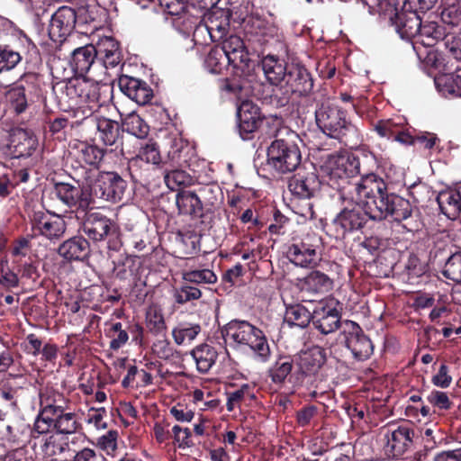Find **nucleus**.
I'll return each mask as SVG.
<instances>
[{
	"instance_id": "f257e3e1",
	"label": "nucleus",
	"mask_w": 461,
	"mask_h": 461,
	"mask_svg": "<svg viewBox=\"0 0 461 461\" xmlns=\"http://www.w3.org/2000/svg\"><path fill=\"white\" fill-rule=\"evenodd\" d=\"M345 195L353 203H363L366 201L369 219L373 221H382L391 216L394 221H402L412 212L409 200L388 193L386 183L374 173L367 174L362 183L346 188Z\"/></svg>"
},
{
	"instance_id": "f03ea898",
	"label": "nucleus",
	"mask_w": 461,
	"mask_h": 461,
	"mask_svg": "<svg viewBox=\"0 0 461 461\" xmlns=\"http://www.w3.org/2000/svg\"><path fill=\"white\" fill-rule=\"evenodd\" d=\"M319 129L330 138L353 147L360 140L358 129L347 119L346 111L338 105L322 104L315 112Z\"/></svg>"
},
{
	"instance_id": "7ed1b4c3",
	"label": "nucleus",
	"mask_w": 461,
	"mask_h": 461,
	"mask_svg": "<svg viewBox=\"0 0 461 461\" xmlns=\"http://www.w3.org/2000/svg\"><path fill=\"white\" fill-rule=\"evenodd\" d=\"M82 192L93 200L120 202L127 188L126 181L115 172H100L97 168L86 169L82 176Z\"/></svg>"
},
{
	"instance_id": "20e7f679",
	"label": "nucleus",
	"mask_w": 461,
	"mask_h": 461,
	"mask_svg": "<svg viewBox=\"0 0 461 461\" xmlns=\"http://www.w3.org/2000/svg\"><path fill=\"white\" fill-rule=\"evenodd\" d=\"M225 342L249 347L262 362L268 360L270 348L263 332L248 321H232L221 331Z\"/></svg>"
},
{
	"instance_id": "39448f33",
	"label": "nucleus",
	"mask_w": 461,
	"mask_h": 461,
	"mask_svg": "<svg viewBox=\"0 0 461 461\" xmlns=\"http://www.w3.org/2000/svg\"><path fill=\"white\" fill-rule=\"evenodd\" d=\"M358 163L350 161L348 158L338 154H330L321 165V172L327 178L328 184L339 192L343 201L353 203L345 195V190L351 185H357L366 177V175L358 179L354 176L358 173Z\"/></svg>"
},
{
	"instance_id": "423d86ee",
	"label": "nucleus",
	"mask_w": 461,
	"mask_h": 461,
	"mask_svg": "<svg viewBox=\"0 0 461 461\" xmlns=\"http://www.w3.org/2000/svg\"><path fill=\"white\" fill-rule=\"evenodd\" d=\"M301 161V151L293 141L278 139L274 140L267 149V164L277 175L294 171Z\"/></svg>"
},
{
	"instance_id": "0eeeda50",
	"label": "nucleus",
	"mask_w": 461,
	"mask_h": 461,
	"mask_svg": "<svg viewBox=\"0 0 461 461\" xmlns=\"http://www.w3.org/2000/svg\"><path fill=\"white\" fill-rule=\"evenodd\" d=\"M220 49L227 58V63L233 67L237 76L248 77L252 74L256 64L249 58L247 47L240 36L235 34L226 36Z\"/></svg>"
},
{
	"instance_id": "6e6552de",
	"label": "nucleus",
	"mask_w": 461,
	"mask_h": 461,
	"mask_svg": "<svg viewBox=\"0 0 461 461\" xmlns=\"http://www.w3.org/2000/svg\"><path fill=\"white\" fill-rule=\"evenodd\" d=\"M69 400L53 388L40 393V411L33 424V431H44L51 422V417L69 410Z\"/></svg>"
},
{
	"instance_id": "1a4fd4ad",
	"label": "nucleus",
	"mask_w": 461,
	"mask_h": 461,
	"mask_svg": "<svg viewBox=\"0 0 461 461\" xmlns=\"http://www.w3.org/2000/svg\"><path fill=\"white\" fill-rule=\"evenodd\" d=\"M321 239L313 234L292 244L287 251L289 260L301 267H314L321 260Z\"/></svg>"
},
{
	"instance_id": "9d476101",
	"label": "nucleus",
	"mask_w": 461,
	"mask_h": 461,
	"mask_svg": "<svg viewBox=\"0 0 461 461\" xmlns=\"http://www.w3.org/2000/svg\"><path fill=\"white\" fill-rule=\"evenodd\" d=\"M366 201L354 203L357 207L344 208L332 221V226L336 232V238L343 239L348 233L361 230L366 223L367 205Z\"/></svg>"
},
{
	"instance_id": "9b49d317",
	"label": "nucleus",
	"mask_w": 461,
	"mask_h": 461,
	"mask_svg": "<svg viewBox=\"0 0 461 461\" xmlns=\"http://www.w3.org/2000/svg\"><path fill=\"white\" fill-rule=\"evenodd\" d=\"M414 429L409 425L388 428L384 432V450L388 457L399 458L413 446Z\"/></svg>"
},
{
	"instance_id": "f8f14e48",
	"label": "nucleus",
	"mask_w": 461,
	"mask_h": 461,
	"mask_svg": "<svg viewBox=\"0 0 461 461\" xmlns=\"http://www.w3.org/2000/svg\"><path fill=\"white\" fill-rule=\"evenodd\" d=\"M285 95L280 97L278 104L285 106L289 103L290 95L297 94L299 95H308L313 87V80L310 72L302 65H292L287 71L285 81Z\"/></svg>"
},
{
	"instance_id": "ddd939ff",
	"label": "nucleus",
	"mask_w": 461,
	"mask_h": 461,
	"mask_svg": "<svg viewBox=\"0 0 461 461\" xmlns=\"http://www.w3.org/2000/svg\"><path fill=\"white\" fill-rule=\"evenodd\" d=\"M342 335L346 347L357 360H365L373 353V344L364 334L358 324L347 321L343 325Z\"/></svg>"
},
{
	"instance_id": "4468645a",
	"label": "nucleus",
	"mask_w": 461,
	"mask_h": 461,
	"mask_svg": "<svg viewBox=\"0 0 461 461\" xmlns=\"http://www.w3.org/2000/svg\"><path fill=\"white\" fill-rule=\"evenodd\" d=\"M31 223L35 236L41 235L50 240L62 238L67 229L66 221L62 217L41 211L33 212Z\"/></svg>"
},
{
	"instance_id": "2eb2a0df",
	"label": "nucleus",
	"mask_w": 461,
	"mask_h": 461,
	"mask_svg": "<svg viewBox=\"0 0 461 461\" xmlns=\"http://www.w3.org/2000/svg\"><path fill=\"white\" fill-rule=\"evenodd\" d=\"M41 435L32 430L33 447L36 454L41 456L43 460L53 461L56 456L71 450L68 437L56 433L44 437H41Z\"/></svg>"
},
{
	"instance_id": "dca6fc26",
	"label": "nucleus",
	"mask_w": 461,
	"mask_h": 461,
	"mask_svg": "<svg viewBox=\"0 0 461 461\" xmlns=\"http://www.w3.org/2000/svg\"><path fill=\"white\" fill-rule=\"evenodd\" d=\"M82 229L88 239L95 242L102 241L106 237L115 234L113 222L108 217L97 212L86 213Z\"/></svg>"
},
{
	"instance_id": "f3484780",
	"label": "nucleus",
	"mask_w": 461,
	"mask_h": 461,
	"mask_svg": "<svg viewBox=\"0 0 461 461\" xmlns=\"http://www.w3.org/2000/svg\"><path fill=\"white\" fill-rule=\"evenodd\" d=\"M96 50L93 44L75 49L71 53L70 66L71 68L80 77L90 74L91 77H95V69L99 67L96 61Z\"/></svg>"
},
{
	"instance_id": "a211bd4d",
	"label": "nucleus",
	"mask_w": 461,
	"mask_h": 461,
	"mask_svg": "<svg viewBox=\"0 0 461 461\" xmlns=\"http://www.w3.org/2000/svg\"><path fill=\"white\" fill-rule=\"evenodd\" d=\"M74 8L59 7L52 15L49 26V35L53 41H61L69 35L76 25Z\"/></svg>"
},
{
	"instance_id": "6ab92c4d",
	"label": "nucleus",
	"mask_w": 461,
	"mask_h": 461,
	"mask_svg": "<svg viewBox=\"0 0 461 461\" xmlns=\"http://www.w3.org/2000/svg\"><path fill=\"white\" fill-rule=\"evenodd\" d=\"M75 80L78 108H86L92 114L100 106V86L94 77L87 79L83 77Z\"/></svg>"
},
{
	"instance_id": "aec40b11",
	"label": "nucleus",
	"mask_w": 461,
	"mask_h": 461,
	"mask_svg": "<svg viewBox=\"0 0 461 461\" xmlns=\"http://www.w3.org/2000/svg\"><path fill=\"white\" fill-rule=\"evenodd\" d=\"M237 117L240 135L243 140L250 139L262 123L259 108L251 101H244L238 107Z\"/></svg>"
},
{
	"instance_id": "412c9836",
	"label": "nucleus",
	"mask_w": 461,
	"mask_h": 461,
	"mask_svg": "<svg viewBox=\"0 0 461 461\" xmlns=\"http://www.w3.org/2000/svg\"><path fill=\"white\" fill-rule=\"evenodd\" d=\"M288 186L294 195L309 199L319 189L320 182L312 167L311 170L300 168L290 180Z\"/></svg>"
},
{
	"instance_id": "4be33fe9",
	"label": "nucleus",
	"mask_w": 461,
	"mask_h": 461,
	"mask_svg": "<svg viewBox=\"0 0 461 461\" xmlns=\"http://www.w3.org/2000/svg\"><path fill=\"white\" fill-rule=\"evenodd\" d=\"M121 91L138 104L144 105L153 97L149 86L140 79L122 75L118 82Z\"/></svg>"
},
{
	"instance_id": "5701e85b",
	"label": "nucleus",
	"mask_w": 461,
	"mask_h": 461,
	"mask_svg": "<svg viewBox=\"0 0 461 461\" xmlns=\"http://www.w3.org/2000/svg\"><path fill=\"white\" fill-rule=\"evenodd\" d=\"M80 429L81 423L78 416L69 409L51 417V422L47 429H44V431H34V433L47 434L51 429H55L56 434L68 437L77 433Z\"/></svg>"
},
{
	"instance_id": "b1692460",
	"label": "nucleus",
	"mask_w": 461,
	"mask_h": 461,
	"mask_svg": "<svg viewBox=\"0 0 461 461\" xmlns=\"http://www.w3.org/2000/svg\"><path fill=\"white\" fill-rule=\"evenodd\" d=\"M312 323L322 334H330L340 327L339 311L328 305H321L312 312Z\"/></svg>"
},
{
	"instance_id": "393cba45",
	"label": "nucleus",
	"mask_w": 461,
	"mask_h": 461,
	"mask_svg": "<svg viewBox=\"0 0 461 461\" xmlns=\"http://www.w3.org/2000/svg\"><path fill=\"white\" fill-rule=\"evenodd\" d=\"M96 57H99L105 68H114L122 62L119 42L111 36H105L97 41Z\"/></svg>"
},
{
	"instance_id": "a878e982",
	"label": "nucleus",
	"mask_w": 461,
	"mask_h": 461,
	"mask_svg": "<svg viewBox=\"0 0 461 461\" xmlns=\"http://www.w3.org/2000/svg\"><path fill=\"white\" fill-rule=\"evenodd\" d=\"M325 363V355L320 347L301 351L296 357L299 371L304 375H315Z\"/></svg>"
},
{
	"instance_id": "bb28decb",
	"label": "nucleus",
	"mask_w": 461,
	"mask_h": 461,
	"mask_svg": "<svg viewBox=\"0 0 461 461\" xmlns=\"http://www.w3.org/2000/svg\"><path fill=\"white\" fill-rule=\"evenodd\" d=\"M333 280L326 274L314 270L302 280V292L312 295H322L333 289Z\"/></svg>"
},
{
	"instance_id": "cd10ccee",
	"label": "nucleus",
	"mask_w": 461,
	"mask_h": 461,
	"mask_svg": "<svg viewBox=\"0 0 461 461\" xmlns=\"http://www.w3.org/2000/svg\"><path fill=\"white\" fill-rule=\"evenodd\" d=\"M95 122L97 137L104 145L117 148L122 143V131L116 121L105 117H97Z\"/></svg>"
},
{
	"instance_id": "c85d7f7f",
	"label": "nucleus",
	"mask_w": 461,
	"mask_h": 461,
	"mask_svg": "<svg viewBox=\"0 0 461 461\" xmlns=\"http://www.w3.org/2000/svg\"><path fill=\"white\" fill-rule=\"evenodd\" d=\"M89 252V243L82 237H74L64 241L58 249L60 257L68 261L83 260Z\"/></svg>"
},
{
	"instance_id": "c756f323",
	"label": "nucleus",
	"mask_w": 461,
	"mask_h": 461,
	"mask_svg": "<svg viewBox=\"0 0 461 461\" xmlns=\"http://www.w3.org/2000/svg\"><path fill=\"white\" fill-rule=\"evenodd\" d=\"M261 65L265 77L271 85L281 86L285 81L288 70L282 60L267 55L262 59Z\"/></svg>"
},
{
	"instance_id": "7c9ffc66",
	"label": "nucleus",
	"mask_w": 461,
	"mask_h": 461,
	"mask_svg": "<svg viewBox=\"0 0 461 461\" xmlns=\"http://www.w3.org/2000/svg\"><path fill=\"white\" fill-rule=\"evenodd\" d=\"M178 212L194 218L203 216V204L198 195L191 191H182L176 196Z\"/></svg>"
},
{
	"instance_id": "2f4dec72",
	"label": "nucleus",
	"mask_w": 461,
	"mask_h": 461,
	"mask_svg": "<svg viewBox=\"0 0 461 461\" xmlns=\"http://www.w3.org/2000/svg\"><path fill=\"white\" fill-rule=\"evenodd\" d=\"M52 89L62 109L78 108L75 79L56 83Z\"/></svg>"
},
{
	"instance_id": "473e14b6",
	"label": "nucleus",
	"mask_w": 461,
	"mask_h": 461,
	"mask_svg": "<svg viewBox=\"0 0 461 461\" xmlns=\"http://www.w3.org/2000/svg\"><path fill=\"white\" fill-rule=\"evenodd\" d=\"M191 356L195 361L197 371L201 374H206L215 364L218 352L211 345L201 344L191 351Z\"/></svg>"
},
{
	"instance_id": "72a5a7b5",
	"label": "nucleus",
	"mask_w": 461,
	"mask_h": 461,
	"mask_svg": "<svg viewBox=\"0 0 461 461\" xmlns=\"http://www.w3.org/2000/svg\"><path fill=\"white\" fill-rule=\"evenodd\" d=\"M435 84L443 95L461 97V68L454 73L436 77Z\"/></svg>"
},
{
	"instance_id": "f704fd0d",
	"label": "nucleus",
	"mask_w": 461,
	"mask_h": 461,
	"mask_svg": "<svg viewBox=\"0 0 461 461\" xmlns=\"http://www.w3.org/2000/svg\"><path fill=\"white\" fill-rule=\"evenodd\" d=\"M460 200L461 193L453 190L441 192L437 198L441 212L449 219H456L461 213Z\"/></svg>"
},
{
	"instance_id": "c9c22d12",
	"label": "nucleus",
	"mask_w": 461,
	"mask_h": 461,
	"mask_svg": "<svg viewBox=\"0 0 461 461\" xmlns=\"http://www.w3.org/2000/svg\"><path fill=\"white\" fill-rule=\"evenodd\" d=\"M312 321V312L302 304H294L286 308L285 322L290 327L305 328Z\"/></svg>"
},
{
	"instance_id": "e433bc0d",
	"label": "nucleus",
	"mask_w": 461,
	"mask_h": 461,
	"mask_svg": "<svg viewBox=\"0 0 461 461\" xmlns=\"http://www.w3.org/2000/svg\"><path fill=\"white\" fill-rule=\"evenodd\" d=\"M294 361L289 356L279 357L268 369V375L276 384H282L290 375Z\"/></svg>"
},
{
	"instance_id": "4c0bfd02",
	"label": "nucleus",
	"mask_w": 461,
	"mask_h": 461,
	"mask_svg": "<svg viewBox=\"0 0 461 461\" xmlns=\"http://www.w3.org/2000/svg\"><path fill=\"white\" fill-rule=\"evenodd\" d=\"M201 331V326L197 323L181 322L172 330L174 341L177 345H183L193 341Z\"/></svg>"
},
{
	"instance_id": "58836bf2",
	"label": "nucleus",
	"mask_w": 461,
	"mask_h": 461,
	"mask_svg": "<svg viewBox=\"0 0 461 461\" xmlns=\"http://www.w3.org/2000/svg\"><path fill=\"white\" fill-rule=\"evenodd\" d=\"M122 126L128 133L139 139H144L147 137L149 131V125L139 114L135 113H129L125 117L122 122Z\"/></svg>"
},
{
	"instance_id": "ea45409f",
	"label": "nucleus",
	"mask_w": 461,
	"mask_h": 461,
	"mask_svg": "<svg viewBox=\"0 0 461 461\" xmlns=\"http://www.w3.org/2000/svg\"><path fill=\"white\" fill-rule=\"evenodd\" d=\"M54 194L65 205L72 207L77 204L79 196V190L77 186L64 182L56 183Z\"/></svg>"
},
{
	"instance_id": "a19ab883",
	"label": "nucleus",
	"mask_w": 461,
	"mask_h": 461,
	"mask_svg": "<svg viewBox=\"0 0 461 461\" xmlns=\"http://www.w3.org/2000/svg\"><path fill=\"white\" fill-rule=\"evenodd\" d=\"M399 32L402 37H418L421 26V21L416 13L402 14L399 17Z\"/></svg>"
},
{
	"instance_id": "79ce46f5",
	"label": "nucleus",
	"mask_w": 461,
	"mask_h": 461,
	"mask_svg": "<svg viewBox=\"0 0 461 461\" xmlns=\"http://www.w3.org/2000/svg\"><path fill=\"white\" fill-rule=\"evenodd\" d=\"M164 180L170 190H176L180 186L191 185L193 178L183 169H166Z\"/></svg>"
},
{
	"instance_id": "37998d69",
	"label": "nucleus",
	"mask_w": 461,
	"mask_h": 461,
	"mask_svg": "<svg viewBox=\"0 0 461 461\" xmlns=\"http://www.w3.org/2000/svg\"><path fill=\"white\" fill-rule=\"evenodd\" d=\"M6 100L16 113H22L27 108V98L25 88L17 85L6 92Z\"/></svg>"
},
{
	"instance_id": "c03bdc74",
	"label": "nucleus",
	"mask_w": 461,
	"mask_h": 461,
	"mask_svg": "<svg viewBox=\"0 0 461 461\" xmlns=\"http://www.w3.org/2000/svg\"><path fill=\"white\" fill-rule=\"evenodd\" d=\"M227 58L219 47L212 48L207 54L204 66L212 74H220L225 68Z\"/></svg>"
},
{
	"instance_id": "a18cd8bd",
	"label": "nucleus",
	"mask_w": 461,
	"mask_h": 461,
	"mask_svg": "<svg viewBox=\"0 0 461 461\" xmlns=\"http://www.w3.org/2000/svg\"><path fill=\"white\" fill-rule=\"evenodd\" d=\"M173 296L176 303L185 304L200 299L202 297V291L196 286H193L185 282V284L181 285L174 290Z\"/></svg>"
},
{
	"instance_id": "49530a36",
	"label": "nucleus",
	"mask_w": 461,
	"mask_h": 461,
	"mask_svg": "<svg viewBox=\"0 0 461 461\" xmlns=\"http://www.w3.org/2000/svg\"><path fill=\"white\" fill-rule=\"evenodd\" d=\"M182 278L189 284H214L217 281L214 272L207 268L185 271L182 274Z\"/></svg>"
},
{
	"instance_id": "de8ad7c7",
	"label": "nucleus",
	"mask_w": 461,
	"mask_h": 461,
	"mask_svg": "<svg viewBox=\"0 0 461 461\" xmlns=\"http://www.w3.org/2000/svg\"><path fill=\"white\" fill-rule=\"evenodd\" d=\"M442 274L447 279L461 283V252L455 253L448 258Z\"/></svg>"
},
{
	"instance_id": "09e8293b",
	"label": "nucleus",
	"mask_w": 461,
	"mask_h": 461,
	"mask_svg": "<svg viewBox=\"0 0 461 461\" xmlns=\"http://www.w3.org/2000/svg\"><path fill=\"white\" fill-rule=\"evenodd\" d=\"M99 8L95 4L81 5L74 9L76 16V23L90 24L98 18Z\"/></svg>"
},
{
	"instance_id": "8fccbe9b",
	"label": "nucleus",
	"mask_w": 461,
	"mask_h": 461,
	"mask_svg": "<svg viewBox=\"0 0 461 461\" xmlns=\"http://www.w3.org/2000/svg\"><path fill=\"white\" fill-rule=\"evenodd\" d=\"M252 388L249 384H244L239 389L227 393V410L232 411L234 408L246 398L253 397Z\"/></svg>"
},
{
	"instance_id": "3c124183",
	"label": "nucleus",
	"mask_w": 461,
	"mask_h": 461,
	"mask_svg": "<svg viewBox=\"0 0 461 461\" xmlns=\"http://www.w3.org/2000/svg\"><path fill=\"white\" fill-rule=\"evenodd\" d=\"M79 158L86 164L96 168L104 158V151L96 146L83 144L79 149Z\"/></svg>"
},
{
	"instance_id": "603ef678",
	"label": "nucleus",
	"mask_w": 461,
	"mask_h": 461,
	"mask_svg": "<svg viewBox=\"0 0 461 461\" xmlns=\"http://www.w3.org/2000/svg\"><path fill=\"white\" fill-rule=\"evenodd\" d=\"M402 125L395 119L380 120L374 125V130L382 138L394 139Z\"/></svg>"
},
{
	"instance_id": "864d4df0",
	"label": "nucleus",
	"mask_w": 461,
	"mask_h": 461,
	"mask_svg": "<svg viewBox=\"0 0 461 461\" xmlns=\"http://www.w3.org/2000/svg\"><path fill=\"white\" fill-rule=\"evenodd\" d=\"M146 323L149 330L158 334L166 329L163 314L157 307H149L146 313Z\"/></svg>"
},
{
	"instance_id": "5fc2aeb1",
	"label": "nucleus",
	"mask_w": 461,
	"mask_h": 461,
	"mask_svg": "<svg viewBox=\"0 0 461 461\" xmlns=\"http://www.w3.org/2000/svg\"><path fill=\"white\" fill-rule=\"evenodd\" d=\"M22 59L19 52L9 46H0V73L14 68Z\"/></svg>"
},
{
	"instance_id": "6e6d98bb",
	"label": "nucleus",
	"mask_w": 461,
	"mask_h": 461,
	"mask_svg": "<svg viewBox=\"0 0 461 461\" xmlns=\"http://www.w3.org/2000/svg\"><path fill=\"white\" fill-rule=\"evenodd\" d=\"M138 157L146 163L153 165H158L161 162L158 146L154 142L147 143L141 147Z\"/></svg>"
},
{
	"instance_id": "4d7b16f0",
	"label": "nucleus",
	"mask_w": 461,
	"mask_h": 461,
	"mask_svg": "<svg viewBox=\"0 0 461 461\" xmlns=\"http://www.w3.org/2000/svg\"><path fill=\"white\" fill-rule=\"evenodd\" d=\"M117 430L112 429L101 436L97 440V444L107 454H110L117 448Z\"/></svg>"
},
{
	"instance_id": "13d9d810",
	"label": "nucleus",
	"mask_w": 461,
	"mask_h": 461,
	"mask_svg": "<svg viewBox=\"0 0 461 461\" xmlns=\"http://www.w3.org/2000/svg\"><path fill=\"white\" fill-rule=\"evenodd\" d=\"M186 149L188 147L182 139H174L168 150V157L173 162L180 165L181 161H186L185 157L182 155Z\"/></svg>"
},
{
	"instance_id": "bf43d9fd",
	"label": "nucleus",
	"mask_w": 461,
	"mask_h": 461,
	"mask_svg": "<svg viewBox=\"0 0 461 461\" xmlns=\"http://www.w3.org/2000/svg\"><path fill=\"white\" fill-rule=\"evenodd\" d=\"M427 399L429 403L439 409L447 410L451 407V402L445 392L432 391Z\"/></svg>"
},
{
	"instance_id": "052dcab7",
	"label": "nucleus",
	"mask_w": 461,
	"mask_h": 461,
	"mask_svg": "<svg viewBox=\"0 0 461 461\" xmlns=\"http://www.w3.org/2000/svg\"><path fill=\"white\" fill-rule=\"evenodd\" d=\"M73 459L74 461H106L102 454L96 453L95 450L90 447H84L76 451Z\"/></svg>"
},
{
	"instance_id": "680f3d73",
	"label": "nucleus",
	"mask_w": 461,
	"mask_h": 461,
	"mask_svg": "<svg viewBox=\"0 0 461 461\" xmlns=\"http://www.w3.org/2000/svg\"><path fill=\"white\" fill-rule=\"evenodd\" d=\"M152 350L161 359H169L173 357V348L167 339H159L152 346Z\"/></svg>"
},
{
	"instance_id": "e2e57ef3",
	"label": "nucleus",
	"mask_w": 461,
	"mask_h": 461,
	"mask_svg": "<svg viewBox=\"0 0 461 461\" xmlns=\"http://www.w3.org/2000/svg\"><path fill=\"white\" fill-rule=\"evenodd\" d=\"M105 413L104 408H92L87 414V422L94 424L96 429H104L106 428V422L104 420Z\"/></svg>"
},
{
	"instance_id": "0e129e2a",
	"label": "nucleus",
	"mask_w": 461,
	"mask_h": 461,
	"mask_svg": "<svg viewBox=\"0 0 461 461\" xmlns=\"http://www.w3.org/2000/svg\"><path fill=\"white\" fill-rule=\"evenodd\" d=\"M452 377L448 375V367L442 364L438 372L432 377V383L438 387L447 388L450 385Z\"/></svg>"
},
{
	"instance_id": "69168bd1",
	"label": "nucleus",
	"mask_w": 461,
	"mask_h": 461,
	"mask_svg": "<svg viewBox=\"0 0 461 461\" xmlns=\"http://www.w3.org/2000/svg\"><path fill=\"white\" fill-rule=\"evenodd\" d=\"M317 414V408L313 405L306 406L297 411L296 420L300 426L304 427L310 424L311 420Z\"/></svg>"
},
{
	"instance_id": "338daca9",
	"label": "nucleus",
	"mask_w": 461,
	"mask_h": 461,
	"mask_svg": "<svg viewBox=\"0 0 461 461\" xmlns=\"http://www.w3.org/2000/svg\"><path fill=\"white\" fill-rule=\"evenodd\" d=\"M172 431L174 434V439H175L176 443H177L179 447L190 446L189 438L191 436V432H190L189 429H187V428L183 429L180 426L176 425L173 427Z\"/></svg>"
},
{
	"instance_id": "774afa93",
	"label": "nucleus",
	"mask_w": 461,
	"mask_h": 461,
	"mask_svg": "<svg viewBox=\"0 0 461 461\" xmlns=\"http://www.w3.org/2000/svg\"><path fill=\"white\" fill-rule=\"evenodd\" d=\"M445 46L448 53L456 59H461V38L454 36L445 39Z\"/></svg>"
}]
</instances>
